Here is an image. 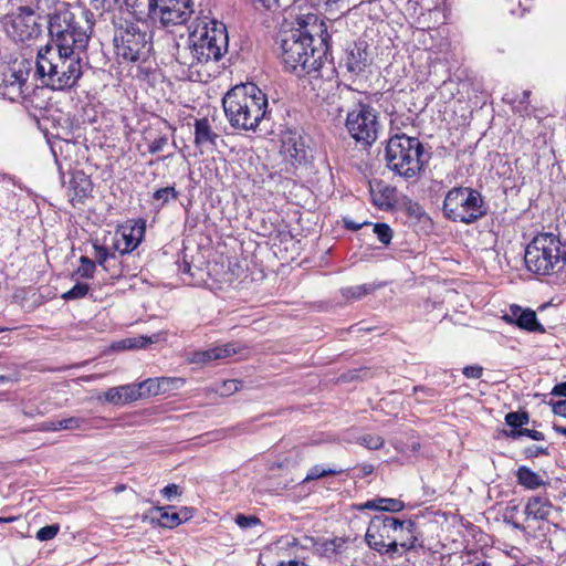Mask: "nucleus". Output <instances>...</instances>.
I'll return each instance as SVG.
<instances>
[{
  "label": "nucleus",
  "mask_w": 566,
  "mask_h": 566,
  "mask_svg": "<svg viewBox=\"0 0 566 566\" xmlns=\"http://www.w3.org/2000/svg\"><path fill=\"white\" fill-rule=\"evenodd\" d=\"M331 35L316 14L297 19V27L280 34L281 60L287 71L311 81H333L336 69L328 59Z\"/></svg>",
  "instance_id": "obj_1"
},
{
  "label": "nucleus",
  "mask_w": 566,
  "mask_h": 566,
  "mask_svg": "<svg viewBox=\"0 0 566 566\" xmlns=\"http://www.w3.org/2000/svg\"><path fill=\"white\" fill-rule=\"evenodd\" d=\"M229 36L222 22L199 17L190 31L188 44L177 48L176 61L184 67L182 74L190 81H205L209 74L203 70L218 62L228 52Z\"/></svg>",
  "instance_id": "obj_2"
},
{
  "label": "nucleus",
  "mask_w": 566,
  "mask_h": 566,
  "mask_svg": "<svg viewBox=\"0 0 566 566\" xmlns=\"http://www.w3.org/2000/svg\"><path fill=\"white\" fill-rule=\"evenodd\" d=\"M83 54L41 46L36 52L35 75L52 91L74 88L83 75Z\"/></svg>",
  "instance_id": "obj_3"
},
{
  "label": "nucleus",
  "mask_w": 566,
  "mask_h": 566,
  "mask_svg": "<svg viewBox=\"0 0 566 566\" xmlns=\"http://www.w3.org/2000/svg\"><path fill=\"white\" fill-rule=\"evenodd\" d=\"M226 117L234 129L262 130L268 118V97L253 83L237 85L223 97Z\"/></svg>",
  "instance_id": "obj_4"
},
{
  "label": "nucleus",
  "mask_w": 566,
  "mask_h": 566,
  "mask_svg": "<svg viewBox=\"0 0 566 566\" xmlns=\"http://www.w3.org/2000/svg\"><path fill=\"white\" fill-rule=\"evenodd\" d=\"M88 22L75 14L64 3L49 19L51 43L44 46H55L59 50L84 54L90 41Z\"/></svg>",
  "instance_id": "obj_5"
},
{
  "label": "nucleus",
  "mask_w": 566,
  "mask_h": 566,
  "mask_svg": "<svg viewBox=\"0 0 566 566\" xmlns=\"http://www.w3.org/2000/svg\"><path fill=\"white\" fill-rule=\"evenodd\" d=\"M524 261L528 271L539 275L560 272L566 265V244L558 235L539 233L527 244Z\"/></svg>",
  "instance_id": "obj_6"
},
{
  "label": "nucleus",
  "mask_w": 566,
  "mask_h": 566,
  "mask_svg": "<svg viewBox=\"0 0 566 566\" xmlns=\"http://www.w3.org/2000/svg\"><path fill=\"white\" fill-rule=\"evenodd\" d=\"M422 154L420 140L406 134L391 136L385 149L387 167L405 179L415 178L420 172Z\"/></svg>",
  "instance_id": "obj_7"
},
{
  "label": "nucleus",
  "mask_w": 566,
  "mask_h": 566,
  "mask_svg": "<svg viewBox=\"0 0 566 566\" xmlns=\"http://www.w3.org/2000/svg\"><path fill=\"white\" fill-rule=\"evenodd\" d=\"M443 213L453 222L472 224L486 216L488 205L476 189L454 187L444 197Z\"/></svg>",
  "instance_id": "obj_8"
},
{
  "label": "nucleus",
  "mask_w": 566,
  "mask_h": 566,
  "mask_svg": "<svg viewBox=\"0 0 566 566\" xmlns=\"http://www.w3.org/2000/svg\"><path fill=\"white\" fill-rule=\"evenodd\" d=\"M113 42L117 57L125 62L146 61L151 50L150 35L138 22L125 20L115 24Z\"/></svg>",
  "instance_id": "obj_9"
},
{
  "label": "nucleus",
  "mask_w": 566,
  "mask_h": 566,
  "mask_svg": "<svg viewBox=\"0 0 566 566\" xmlns=\"http://www.w3.org/2000/svg\"><path fill=\"white\" fill-rule=\"evenodd\" d=\"M32 61L23 55L8 53L0 60V93L11 102L23 99L29 93L28 81Z\"/></svg>",
  "instance_id": "obj_10"
},
{
  "label": "nucleus",
  "mask_w": 566,
  "mask_h": 566,
  "mask_svg": "<svg viewBox=\"0 0 566 566\" xmlns=\"http://www.w3.org/2000/svg\"><path fill=\"white\" fill-rule=\"evenodd\" d=\"M346 128L349 135L365 146H370L378 138L379 123L376 111L365 104L347 113Z\"/></svg>",
  "instance_id": "obj_11"
},
{
  "label": "nucleus",
  "mask_w": 566,
  "mask_h": 566,
  "mask_svg": "<svg viewBox=\"0 0 566 566\" xmlns=\"http://www.w3.org/2000/svg\"><path fill=\"white\" fill-rule=\"evenodd\" d=\"M416 530V523L411 520L401 521L388 515L374 516L368 525L365 539L369 548L380 551L385 542L392 538L397 533H410Z\"/></svg>",
  "instance_id": "obj_12"
},
{
  "label": "nucleus",
  "mask_w": 566,
  "mask_h": 566,
  "mask_svg": "<svg viewBox=\"0 0 566 566\" xmlns=\"http://www.w3.org/2000/svg\"><path fill=\"white\" fill-rule=\"evenodd\" d=\"M2 24L6 33L15 42L29 41L41 32L34 10L27 6L19 7L15 12L6 15Z\"/></svg>",
  "instance_id": "obj_13"
},
{
  "label": "nucleus",
  "mask_w": 566,
  "mask_h": 566,
  "mask_svg": "<svg viewBox=\"0 0 566 566\" xmlns=\"http://www.w3.org/2000/svg\"><path fill=\"white\" fill-rule=\"evenodd\" d=\"M151 19L164 27L184 24L193 13L191 0H149Z\"/></svg>",
  "instance_id": "obj_14"
},
{
  "label": "nucleus",
  "mask_w": 566,
  "mask_h": 566,
  "mask_svg": "<svg viewBox=\"0 0 566 566\" xmlns=\"http://www.w3.org/2000/svg\"><path fill=\"white\" fill-rule=\"evenodd\" d=\"M146 226L145 221L137 220L128 222L116 231L115 249L120 252V254H126L135 250L139 243L142 242L145 234Z\"/></svg>",
  "instance_id": "obj_15"
},
{
  "label": "nucleus",
  "mask_w": 566,
  "mask_h": 566,
  "mask_svg": "<svg viewBox=\"0 0 566 566\" xmlns=\"http://www.w3.org/2000/svg\"><path fill=\"white\" fill-rule=\"evenodd\" d=\"M281 154L292 166L305 163L307 151L301 135L286 133L282 138Z\"/></svg>",
  "instance_id": "obj_16"
},
{
  "label": "nucleus",
  "mask_w": 566,
  "mask_h": 566,
  "mask_svg": "<svg viewBox=\"0 0 566 566\" xmlns=\"http://www.w3.org/2000/svg\"><path fill=\"white\" fill-rule=\"evenodd\" d=\"M366 49L367 45L365 42H355L347 48L345 57L343 59V65L349 73L358 75L365 71L368 64Z\"/></svg>",
  "instance_id": "obj_17"
},
{
  "label": "nucleus",
  "mask_w": 566,
  "mask_h": 566,
  "mask_svg": "<svg viewBox=\"0 0 566 566\" xmlns=\"http://www.w3.org/2000/svg\"><path fill=\"white\" fill-rule=\"evenodd\" d=\"M145 397L142 386L138 384H127L112 387L105 392V400L113 405H126Z\"/></svg>",
  "instance_id": "obj_18"
},
{
  "label": "nucleus",
  "mask_w": 566,
  "mask_h": 566,
  "mask_svg": "<svg viewBox=\"0 0 566 566\" xmlns=\"http://www.w3.org/2000/svg\"><path fill=\"white\" fill-rule=\"evenodd\" d=\"M185 382V379L180 377H159L148 378L139 382V385L142 386V391L145 392V397H147L164 395L171 390L180 389Z\"/></svg>",
  "instance_id": "obj_19"
},
{
  "label": "nucleus",
  "mask_w": 566,
  "mask_h": 566,
  "mask_svg": "<svg viewBox=\"0 0 566 566\" xmlns=\"http://www.w3.org/2000/svg\"><path fill=\"white\" fill-rule=\"evenodd\" d=\"M415 531L416 530L408 533V539L406 541H402V533L395 534L391 539L385 542V547H381L380 551L377 552L381 555L395 558L396 556H401L406 551L417 549L421 544H418V537Z\"/></svg>",
  "instance_id": "obj_20"
},
{
  "label": "nucleus",
  "mask_w": 566,
  "mask_h": 566,
  "mask_svg": "<svg viewBox=\"0 0 566 566\" xmlns=\"http://www.w3.org/2000/svg\"><path fill=\"white\" fill-rule=\"evenodd\" d=\"M504 318L514 322L520 328L528 332H544V327L538 323L536 314L532 310H522L520 306H511V314Z\"/></svg>",
  "instance_id": "obj_21"
},
{
  "label": "nucleus",
  "mask_w": 566,
  "mask_h": 566,
  "mask_svg": "<svg viewBox=\"0 0 566 566\" xmlns=\"http://www.w3.org/2000/svg\"><path fill=\"white\" fill-rule=\"evenodd\" d=\"M395 188L382 181L369 182V193L373 203L379 209L388 210L395 203Z\"/></svg>",
  "instance_id": "obj_22"
},
{
  "label": "nucleus",
  "mask_w": 566,
  "mask_h": 566,
  "mask_svg": "<svg viewBox=\"0 0 566 566\" xmlns=\"http://www.w3.org/2000/svg\"><path fill=\"white\" fill-rule=\"evenodd\" d=\"M553 509L552 503L548 499L543 496H532L528 499L525 509L524 515L525 521H544L546 520L551 511Z\"/></svg>",
  "instance_id": "obj_23"
},
{
  "label": "nucleus",
  "mask_w": 566,
  "mask_h": 566,
  "mask_svg": "<svg viewBox=\"0 0 566 566\" xmlns=\"http://www.w3.org/2000/svg\"><path fill=\"white\" fill-rule=\"evenodd\" d=\"M220 135L217 134L207 118L197 119L195 123V144L199 147L214 148Z\"/></svg>",
  "instance_id": "obj_24"
},
{
  "label": "nucleus",
  "mask_w": 566,
  "mask_h": 566,
  "mask_svg": "<svg viewBox=\"0 0 566 566\" xmlns=\"http://www.w3.org/2000/svg\"><path fill=\"white\" fill-rule=\"evenodd\" d=\"M358 509L386 512H400L405 509V504L402 501L398 499L378 497L360 504Z\"/></svg>",
  "instance_id": "obj_25"
},
{
  "label": "nucleus",
  "mask_w": 566,
  "mask_h": 566,
  "mask_svg": "<svg viewBox=\"0 0 566 566\" xmlns=\"http://www.w3.org/2000/svg\"><path fill=\"white\" fill-rule=\"evenodd\" d=\"M516 478L518 484L530 490H535L544 484L543 480L536 472L524 465L517 469Z\"/></svg>",
  "instance_id": "obj_26"
},
{
  "label": "nucleus",
  "mask_w": 566,
  "mask_h": 566,
  "mask_svg": "<svg viewBox=\"0 0 566 566\" xmlns=\"http://www.w3.org/2000/svg\"><path fill=\"white\" fill-rule=\"evenodd\" d=\"M375 284H360L356 286H347L340 290V293L344 298L350 300H359L364 295L370 294L376 290Z\"/></svg>",
  "instance_id": "obj_27"
},
{
  "label": "nucleus",
  "mask_w": 566,
  "mask_h": 566,
  "mask_svg": "<svg viewBox=\"0 0 566 566\" xmlns=\"http://www.w3.org/2000/svg\"><path fill=\"white\" fill-rule=\"evenodd\" d=\"M171 506L163 507L157 506L155 507V511L159 513V523L164 527H176L180 524V518L178 517V514L176 512H169L171 510Z\"/></svg>",
  "instance_id": "obj_28"
},
{
  "label": "nucleus",
  "mask_w": 566,
  "mask_h": 566,
  "mask_svg": "<svg viewBox=\"0 0 566 566\" xmlns=\"http://www.w3.org/2000/svg\"><path fill=\"white\" fill-rule=\"evenodd\" d=\"M93 248L95 250L94 256L96 261L94 262L96 264H98L102 268H107L108 263H114V266L116 265L117 256L115 253H109L105 247L99 245L97 243H94Z\"/></svg>",
  "instance_id": "obj_29"
},
{
  "label": "nucleus",
  "mask_w": 566,
  "mask_h": 566,
  "mask_svg": "<svg viewBox=\"0 0 566 566\" xmlns=\"http://www.w3.org/2000/svg\"><path fill=\"white\" fill-rule=\"evenodd\" d=\"M344 471H345L344 469H324L321 465H314L308 470L306 476L303 480V483H306V482H310L313 480H317V479H321L324 476H328V475H337V474L343 473Z\"/></svg>",
  "instance_id": "obj_30"
},
{
  "label": "nucleus",
  "mask_w": 566,
  "mask_h": 566,
  "mask_svg": "<svg viewBox=\"0 0 566 566\" xmlns=\"http://www.w3.org/2000/svg\"><path fill=\"white\" fill-rule=\"evenodd\" d=\"M530 421L528 413L512 411L506 413L505 423L512 428V430L523 429V426L527 424Z\"/></svg>",
  "instance_id": "obj_31"
},
{
  "label": "nucleus",
  "mask_w": 566,
  "mask_h": 566,
  "mask_svg": "<svg viewBox=\"0 0 566 566\" xmlns=\"http://www.w3.org/2000/svg\"><path fill=\"white\" fill-rule=\"evenodd\" d=\"M211 353L216 360L228 358L238 353V346L234 343L218 345L211 347Z\"/></svg>",
  "instance_id": "obj_32"
},
{
  "label": "nucleus",
  "mask_w": 566,
  "mask_h": 566,
  "mask_svg": "<svg viewBox=\"0 0 566 566\" xmlns=\"http://www.w3.org/2000/svg\"><path fill=\"white\" fill-rule=\"evenodd\" d=\"M505 434H506V437L514 439V440L520 439L523 436H526L536 441H542L545 439V436L543 432L537 431V430L526 429V428H523L520 430H511L509 432H505Z\"/></svg>",
  "instance_id": "obj_33"
},
{
  "label": "nucleus",
  "mask_w": 566,
  "mask_h": 566,
  "mask_svg": "<svg viewBox=\"0 0 566 566\" xmlns=\"http://www.w3.org/2000/svg\"><path fill=\"white\" fill-rule=\"evenodd\" d=\"M345 544L346 541L340 537L333 538L324 544V552L328 557L332 555H340L345 551Z\"/></svg>",
  "instance_id": "obj_34"
},
{
  "label": "nucleus",
  "mask_w": 566,
  "mask_h": 566,
  "mask_svg": "<svg viewBox=\"0 0 566 566\" xmlns=\"http://www.w3.org/2000/svg\"><path fill=\"white\" fill-rule=\"evenodd\" d=\"M517 512L518 505H509L504 511V521L511 524L515 530L524 532L526 527L523 523L516 520Z\"/></svg>",
  "instance_id": "obj_35"
},
{
  "label": "nucleus",
  "mask_w": 566,
  "mask_h": 566,
  "mask_svg": "<svg viewBox=\"0 0 566 566\" xmlns=\"http://www.w3.org/2000/svg\"><path fill=\"white\" fill-rule=\"evenodd\" d=\"M80 263L81 265L77 269V273L84 279H92L94 276L96 263L84 255L80 258Z\"/></svg>",
  "instance_id": "obj_36"
},
{
  "label": "nucleus",
  "mask_w": 566,
  "mask_h": 566,
  "mask_svg": "<svg viewBox=\"0 0 566 566\" xmlns=\"http://www.w3.org/2000/svg\"><path fill=\"white\" fill-rule=\"evenodd\" d=\"M357 441L369 450H378L384 446V439L376 434L361 436Z\"/></svg>",
  "instance_id": "obj_37"
},
{
  "label": "nucleus",
  "mask_w": 566,
  "mask_h": 566,
  "mask_svg": "<svg viewBox=\"0 0 566 566\" xmlns=\"http://www.w3.org/2000/svg\"><path fill=\"white\" fill-rule=\"evenodd\" d=\"M374 233L378 240L384 244H389L392 239V230L386 223H376L373 228Z\"/></svg>",
  "instance_id": "obj_38"
},
{
  "label": "nucleus",
  "mask_w": 566,
  "mask_h": 566,
  "mask_svg": "<svg viewBox=\"0 0 566 566\" xmlns=\"http://www.w3.org/2000/svg\"><path fill=\"white\" fill-rule=\"evenodd\" d=\"M90 286L86 283H76L71 290L63 294L64 300H77L88 293Z\"/></svg>",
  "instance_id": "obj_39"
},
{
  "label": "nucleus",
  "mask_w": 566,
  "mask_h": 566,
  "mask_svg": "<svg viewBox=\"0 0 566 566\" xmlns=\"http://www.w3.org/2000/svg\"><path fill=\"white\" fill-rule=\"evenodd\" d=\"M85 423L86 420L84 418L70 417L66 419L59 420V428H61V430H76L82 429Z\"/></svg>",
  "instance_id": "obj_40"
},
{
  "label": "nucleus",
  "mask_w": 566,
  "mask_h": 566,
  "mask_svg": "<svg viewBox=\"0 0 566 566\" xmlns=\"http://www.w3.org/2000/svg\"><path fill=\"white\" fill-rule=\"evenodd\" d=\"M178 196V192L177 190L175 189V187H166V188H161V189H158L154 192V199L156 201H161V203H167L171 198L175 199L177 198Z\"/></svg>",
  "instance_id": "obj_41"
},
{
  "label": "nucleus",
  "mask_w": 566,
  "mask_h": 566,
  "mask_svg": "<svg viewBox=\"0 0 566 566\" xmlns=\"http://www.w3.org/2000/svg\"><path fill=\"white\" fill-rule=\"evenodd\" d=\"M74 144L67 142V140H60L57 143H53L51 145V151L53 154V157L55 159V164L57 165V168L62 169V161L60 159V154L63 153L64 148H71Z\"/></svg>",
  "instance_id": "obj_42"
},
{
  "label": "nucleus",
  "mask_w": 566,
  "mask_h": 566,
  "mask_svg": "<svg viewBox=\"0 0 566 566\" xmlns=\"http://www.w3.org/2000/svg\"><path fill=\"white\" fill-rule=\"evenodd\" d=\"M60 531L57 524L46 525L36 532V538L41 542L54 538Z\"/></svg>",
  "instance_id": "obj_43"
},
{
  "label": "nucleus",
  "mask_w": 566,
  "mask_h": 566,
  "mask_svg": "<svg viewBox=\"0 0 566 566\" xmlns=\"http://www.w3.org/2000/svg\"><path fill=\"white\" fill-rule=\"evenodd\" d=\"M235 523L242 530H247V528H251L253 526L260 525L261 521H260V518H258L256 516H253V515L247 516V515H243V514H238L237 517H235Z\"/></svg>",
  "instance_id": "obj_44"
},
{
  "label": "nucleus",
  "mask_w": 566,
  "mask_h": 566,
  "mask_svg": "<svg viewBox=\"0 0 566 566\" xmlns=\"http://www.w3.org/2000/svg\"><path fill=\"white\" fill-rule=\"evenodd\" d=\"M151 343L150 338L146 336H139L134 338H127L123 340L124 348L134 349V348H144L147 344Z\"/></svg>",
  "instance_id": "obj_45"
},
{
  "label": "nucleus",
  "mask_w": 566,
  "mask_h": 566,
  "mask_svg": "<svg viewBox=\"0 0 566 566\" xmlns=\"http://www.w3.org/2000/svg\"><path fill=\"white\" fill-rule=\"evenodd\" d=\"M125 0H92V4L95 9H102L104 11H111L117 7H122Z\"/></svg>",
  "instance_id": "obj_46"
},
{
  "label": "nucleus",
  "mask_w": 566,
  "mask_h": 566,
  "mask_svg": "<svg viewBox=\"0 0 566 566\" xmlns=\"http://www.w3.org/2000/svg\"><path fill=\"white\" fill-rule=\"evenodd\" d=\"M168 145V137L166 135H160L155 138L148 147V151L150 154H157L164 150V148Z\"/></svg>",
  "instance_id": "obj_47"
},
{
  "label": "nucleus",
  "mask_w": 566,
  "mask_h": 566,
  "mask_svg": "<svg viewBox=\"0 0 566 566\" xmlns=\"http://www.w3.org/2000/svg\"><path fill=\"white\" fill-rule=\"evenodd\" d=\"M191 360H192V363L205 364V363H209V361H212L216 359L213 357V354L211 353V348H208L206 350L195 352Z\"/></svg>",
  "instance_id": "obj_48"
},
{
  "label": "nucleus",
  "mask_w": 566,
  "mask_h": 566,
  "mask_svg": "<svg viewBox=\"0 0 566 566\" xmlns=\"http://www.w3.org/2000/svg\"><path fill=\"white\" fill-rule=\"evenodd\" d=\"M462 373L467 378L479 379L482 376L483 368L479 365L465 366Z\"/></svg>",
  "instance_id": "obj_49"
},
{
  "label": "nucleus",
  "mask_w": 566,
  "mask_h": 566,
  "mask_svg": "<svg viewBox=\"0 0 566 566\" xmlns=\"http://www.w3.org/2000/svg\"><path fill=\"white\" fill-rule=\"evenodd\" d=\"M160 492L168 501L181 494L180 488L174 483L166 485Z\"/></svg>",
  "instance_id": "obj_50"
},
{
  "label": "nucleus",
  "mask_w": 566,
  "mask_h": 566,
  "mask_svg": "<svg viewBox=\"0 0 566 566\" xmlns=\"http://www.w3.org/2000/svg\"><path fill=\"white\" fill-rule=\"evenodd\" d=\"M552 410L555 415L566 418V399L558 401H551Z\"/></svg>",
  "instance_id": "obj_51"
},
{
  "label": "nucleus",
  "mask_w": 566,
  "mask_h": 566,
  "mask_svg": "<svg viewBox=\"0 0 566 566\" xmlns=\"http://www.w3.org/2000/svg\"><path fill=\"white\" fill-rule=\"evenodd\" d=\"M524 453L527 458H535V457H538L539 454H546L547 448L532 446V447L526 448L524 450Z\"/></svg>",
  "instance_id": "obj_52"
},
{
  "label": "nucleus",
  "mask_w": 566,
  "mask_h": 566,
  "mask_svg": "<svg viewBox=\"0 0 566 566\" xmlns=\"http://www.w3.org/2000/svg\"><path fill=\"white\" fill-rule=\"evenodd\" d=\"M239 389V381L230 379L223 382L222 394L230 395Z\"/></svg>",
  "instance_id": "obj_53"
},
{
  "label": "nucleus",
  "mask_w": 566,
  "mask_h": 566,
  "mask_svg": "<svg viewBox=\"0 0 566 566\" xmlns=\"http://www.w3.org/2000/svg\"><path fill=\"white\" fill-rule=\"evenodd\" d=\"M114 263H108L107 268H103V270L107 273H109L111 277H119L122 275V269L120 263L117 260L116 265H113Z\"/></svg>",
  "instance_id": "obj_54"
},
{
  "label": "nucleus",
  "mask_w": 566,
  "mask_h": 566,
  "mask_svg": "<svg viewBox=\"0 0 566 566\" xmlns=\"http://www.w3.org/2000/svg\"><path fill=\"white\" fill-rule=\"evenodd\" d=\"M551 395L559 396V397H566V381L565 382L556 384L553 387V389L551 391Z\"/></svg>",
  "instance_id": "obj_55"
},
{
  "label": "nucleus",
  "mask_w": 566,
  "mask_h": 566,
  "mask_svg": "<svg viewBox=\"0 0 566 566\" xmlns=\"http://www.w3.org/2000/svg\"><path fill=\"white\" fill-rule=\"evenodd\" d=\"M252 1L261 3L268 10L274 9L281 4L280 0H252Z\"/></svg>",
  "instance_id": "obj_56"
},
{
  "label": "nucleus",
  "mask_w": 566,
  "mask_h": 566,
  "mask_svg": "<svg viewBox=\"0 0 566 566\" xmlns=\"http://www.w3.org/2000/svg\"><path fill=\"white\" fill-rule=\"evenodd\" d=\"M59 420L56 421H46L42 424V430L44 431H60L61 428H59Z\"/></svg>",
  "instance_id": "obj_57"
},
{
  "label": "nucleus",
  "mask_w": 566,
  "mask_h": 566,
  "mask_svg": "<svg viewBox=\"0 0 566 566\" xmlns=\"http://www.w3.org/2000/svg\"><path fill=\"white\" fill-rule=\"evenodd\" d=\"M19 380V374L13 371L9 375H0V382H15Z\"/></svg>",
  "instance_id": "obj_58"
},
{
  "label": "nucleus",
  "mask_w": 566,
  "mask_h": 566,
  "mask_svg": "<svg viewBox=\"0 0 566 566\" xmlns=\"http://www.w3.org/2000/svg\"><path fill=\"white\" fill-rule=\"evenodd\" d=\"M178 514V517L180 518V524L182 522L188 521L192 514L191 511L188 507H182L179 512H176Z\"/></svg>",
  "instance_id": "obj_59"
},
{
  "label": "nucleus",
  "mask_w": 566,
  "mask_h": 566,
  "mask_svg": "<svg viewBox=\"0 0 566 566\" xmlns=\"http://www.w3.org/2000/svg\"><path fill=\"white\" fill-rule=\"evenodd\" d=\"M23 413H24V416H27L29 418H34L36 416L43 415V412L41 410H39L38 408L36 409H27V408H24L23 409Z\"/></svg>",
  "instance_id": "obj_60"
},
{
  "label": "nucleus",
  "mask_w": 566,
  "mask_h": 566,
  "mask_svg": "<svg viewBox=\"0 0 566 566\" xmlns=\"http://www.w3.org/2000/svg\"><path fill=\"white\" fill-rule=\"evenodd\" d=\"M345 226L349 230H358L363 227V224L349 220H345Z\"/></svg>",
  "instance_id": "obj_61"
},
{
  "label": "nucleus",
  "mask_w": 566,
  "mask_h": 566,
  "mask_svg": "<svg viewBox=\"0 0 566 566\" xmlns=\"http://www.w3.org/2000/svg\"><path fill=\"white\" fill-rule=\"evenodd\" d=\"M279 566H306V565L303 563H300L297 560H290L287 563L282 562V563H280Z\"/></svg>",
  "instance_id": "obj_62"
},
{
  "label": "nucleus",
  "mask_w": 566,
  "mask_h": 566,
  "mask_svg": "<svg viewBox=\"0 0 566 566\" xmlns=\"http://www.w3.org/2000/svg\"><path fill=\"white\" fill-rule=\"evenodd\" d=\"M530 95H531V92H530V91H524V92L522 93V98H521V101H520V104H527V103H528Z\"/></svg>",
  "instance_id": "obj_63"
},
{
  "label": "nucleus",
  "mask_w": 566,
  "mask_h": 566,
  "mask_svg": "<svg viewBox=\"0 0 566 566\" xmlns=\"http://www.w3.org/2000/svg\"><path fill=\"white\" fill-rule=\"evenodd\" d=\"M553 429H554L556 432H558V433H560V434H563V436H566V427L558 426V424H554V426H553Z\"/></svg>",
  "instance_id": "obj_64"
}]
</instances>
